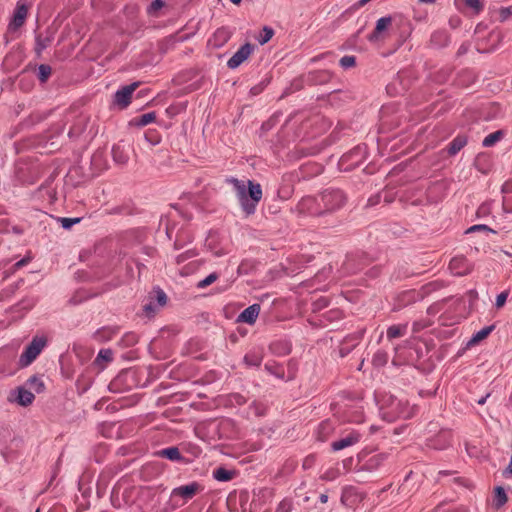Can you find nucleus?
Returning a JSON list of instances; mask_svg holds the SVG:
<instances>
[{"mask_svg": "<svg viewBox=\"0 0 512 512\" xmlns=\"http://www.w3.org/2000/svg\"><path fill=\"white\" fill-rule=\"evenodd\" d=\"M159 10H160V0H154L148 9V13L151 15L156 14Z\"/></svg>", "mask_w": 512, "mask_h": 512, "instance_id": "41", "label": "nucleus"}, {"mask_svg": "<svg viewBox=\"0 0 512 512\" xmlns=\"http://www.w3.org/2000/svg\"><path fill=\"white\" fill-rule=\"evenodd\" d=\"M259 313L260 305L253 304L241 312V314L238 316V321L247 324H254L259 316Z\"/></svg>", "mask_w": 512, "mask_h": 512, "instance_id": "11", "label": "nucleus"}, {"mask_svg": "<svg viewBox=\"0 0 512 512\" xmlns=\"http://www.w3.org/2000/svg\"><path fill=\"white\" fill-rule=\"evenodd\" d=\"M356 63V60H355V57L354 56H344L340 59V65L341 67L347 69V68H351L355 65Z\"/></svg>", "mask_w": 512, "mask_h": 512, "instance_id": "33", "label": "nucleus"}, {"mask_svg": "<svg viewBox=\"0 0 512 512\" xmlns=\"http://www.w3.org/2000/svg\"><path fill=\"white\" fill-rule=\"evenodd\" d=\"M26 388H28L33 393H41L44 390L43 381L37 376L30 377L24 384Z\"/></svg>", "mask_w": 512, "mask_h": 512, "instance_id": "15", "label": "nucleus"}, {"mask_svg": "<svg viewBox=\"0 0 512 512\" xmlns=\"http://www.w3.org/2000/svg\"><path fill=\"white\" fill-rule=\"evenodd\" d=\"M459 4H464L475 13H479L484 7V0H456Z\"/></svg>", "mask_w": 512, "mask_h": 512, "instance_id": "18", "label": "nucleus"}, {"mask_svg": "<svg viewBox=\"0 0 512 512\" xmlns=\"http://www.w3.org/2000/svg\"><path fill=\"white\" fill-rule=\"evenodd\" d=\"M382 416L389 422L397 419H408L415 413V407L410 406L409 402L405 399H398L390 397L387 405L381 408Z\"/></svg>", "mask_w": 512, "mask_h": 512, "instance_id": "3", "label": "nucleus"}, {"mask_svg": "<svg viewBox=\"0 0 512 512\" xmlns=\"http://www.w3.org/2000/svg\"><path fill=\"white\" fill-rule=\"evenodd\" d=\"M230 32L226 28H220L214 33L216 45L221 46L230 39Z\"/></svg>", "mask_w": 512, "mask_h": 512, "instance_id": "20", "label": "nucleus"}, {"mask_svg": "<svg viewBox=\"0 0 512 512\" xmlns=\"http://www.w3.org/2000/svg\"><path fill=\"white\" fill-rule=\"evenodd\" d=\"M406 328V325H393L389 327L387 330L388 339H394L403 336L406 332Z\"/></svg>", "mask_w": 512, "mask_h": 512, "instance_id": "19", "label": "nucleus"}, {"mask_svg": "<svg viewBox=\"0 0 512 512\" xmlns=\"http://www.w3.org/2000/svg\"><path fill=\"white\" fill-rule=\"evenodd\" d=\"M51 75V67L48 65H40L38 68V77L41 82H46Z\"/></svg>", "mask_w": 512, "mask_h": 512, "instance_id": "26", "label": "nucleus"}, {"mask_svg": "<svg viewBox=\"0 0 512 512\" xmlns=\"http://www.w3.org/2000/svg\"><path fill=\"white\" fill-rule=\"evenodd\" d=\"M132 373L129 371H124L120 373L111 383H110V389L114 392H119L121 389V385L127 381L129 378H132Z\"/></svg>", "mask_w": 512, "mask_h": 512, "instance_id": "14", "label": "nucleus"}, {"mask_svg": "<svg viewBox=\"0 0 512 512\" xmlns=\"http://www.w3.org/2000/svg\"><path fill=\"white\" fill-rule=\"evenodd\" d=\"M348 493L349 491L348 490H345L342 494V497H341V502L345 505H348L347 504V497H348Z\"/></svg>", "mask_w": 512, "mask_h": 512, "instance_id": "45", "label": "nucleus"}, {"mask_svg": "<svg viewBox=\"0 0 512 512\" xmlns=\"http://www.w3.org/2000/svg\"><path fill=\"white\" fill-rule=\"evenodd\" d=\"M293 504L292 501L289 499H284L281 501L278 505L277 511L278 512H290L292 510Z\"/></svg>", "mask_w": 512, "mask_h": 512, "instance_id": "35", "label": "nucleus"}, {"mask_svg": "<svg viewBox=\"0 0 512 512\" xmlns=\"http://www.w3.org/2000/svg\"><path fill=\"white\" fill-rule=\"evenodd\" d=\"M502 138V132L496 131L487 135L482 144L484 147H491Z\"/></svg>", "mask_w": 512, "mask_h": 512, "instance_id": "23", "label": "nucleus"}, {"mask_svg": "<svg viewBox=\"0 0 512 512\" xmlns=\"http://www.w3.org/2000/svg\"><path fill=\"white\" fill-rule=\"evenodd\" d=\"M492 329H493L492 326L484 327L483 329H481L480 331H478L477 333H475L472 336V338L469 341V344L470 345L477 344L480 341L484 340L491 333Z\"/></svg>", "mask_w": 512, "mask_h": 512, "instance_id": "21", "label": "nucleus"}, {"mask_svg": "<svg viewBox=\"0 0 512 512\" xmlns=\"http://www.w3.org/2000/svg\"><path fill=\"white\" fill-rule=\"evenodd\" d=\"M218 278L216 273H211L198 283V288H205L214 283Z\"/></svg>", "mask_w": 512, "mask_h": 512, "instance_id": "32", "label": "nucleus"}, {"mask_svg": "<svg viewBox=\"0 0 512 512\" xmlns=\"http://www.w3.org/2000/svg\"><path fill=\"white\" fill-rule=\"evenodd\" d=\"M145 139L152 146L158 144V142H159V138L157 136V133L155 131H152V130H149V131L146 132Z\"/></svg>", "mask_w": 512, "mask_h": 512, "instance_id": "37", "label": "nucleus"}, {"mask_svg": "<svg viewBox=\"0 0 512 512\" xmlns=\"http://www.w3.org/2000/svg\"><path fill=\"white\" fill-rule=\"evenodd\" d=\"M392 23L391 17H382L377 20L375 27V34H379L386 30Z\"/></svg>", "mask_w": 512, "mask_h": 512, "instance_id": "24", "label": "nucleus"}, {"mask_svg": "<svg viewBox=\"0 0 512 512\" xmlns=\"http://www.w3.org/2000/svg\"><path fill=\"white\" fill-rule=\"evenodd\" d=\"M254 47L250 43L242 45L228 60L227 66L230 69L239 67L252 54Z\"/></svg>", "mask_w": 512, "mask_h": 512, "instance_id": "6", "label": "nucleus"}, {"mask_svg": "<svg viewBox=\"0 0 512 512\" xmlns=\"http://www.w3.org/2000/svg\"><path fill=\"white\" fill-rule=\"evenodd\" d=\"M420 3H433L435 0H419Z\"/></svg>", "mask_w": 512, "mask_h": 512, "instance_id": "49", "label": "nucleus"}, {"mask_svg": "<svg viewBox=\"0 0 512 512\" xmlns=\"http://www.w3.org/2000/svg\"><path fill=\"white\" fill-rule=\"evenodd\" d=\"M361 438V435L356 432L352 431L349 434H347L345 437L332 442L331 447L334 451H339L342 449H345L347 447L353 446L354 444L358 443Z\"/></svg>", "mask_w": 512, "mask_h": 512, "instance_id": "9", "label": "nucleus"}, {"mask_svg": "<svg viewBox=\"0 0 512 512\" xmlns=\"http://www.w3.org/2000/svg\"><path fill=\"white\" fill-rule=\"evenodd\" d=\"M486 401V398H481L480 400H478V404H484Z\"/></svg>", "mask_w": 512, "mask_h": 512, "instance_id": "51", "label": "nucleus"}, {"mask_svg": "<svg viewBox=\"0 0 512 512\" xmlns=\"http://www.w3.org/2000/svg\"><path fill=\"white\" fill-rule=\"evenodd\" d=\"M111 360H112V352L108 349L100 350L97 355V358H96L97 362H100V361L109 362Z\"/></svg>", "mask_w": 512, "mask_h": 512, "instance_id": "34", "label": "nucleus"}, {"mask_svg": "<svg viewBox=\"0 0 512 512\" xmlns=\"http://www.w3.org/2000/svg\"><path fill=\"white\" fill-rule=\"evenodd\" d=\"M369 1H370V0H361V1H360V3H361L362 5H364V4H366L367 2H369Z\"/></svg>", "mask_w": 512, "mask_h": 512, "instance_id": "53", "label": "nucleus"}, {"mask_svg": "<svg viewBox=\"0 0 512 512\" xmlns=\"http://www.w3.org/2000/svg\"><path fill=\"white\" fill-rule=\"evenodd\" d=\"M348 157H349V155H344V156L342 157V161H345Z\"/></svg>", "mask_w": 512, "mask_h": 512, "instance_id": "54", "label": "nucleus"}, {"mask_svg": "<svg viewBox=\"0 0 512 512\" xmlns=\"http://www.w3.org/2000/svg\"><path fill=\"white\" fill-rule=\"evenodd\" d=\"M232 3L239 5L241 3V0H231Z\"/></svg>", "mask_w": 512, "mask_h": 512, "instance_id": "52", "label": "nucleus"}, {"mask_svg": "<svg viewBox=\"0 0 512 512\" xmlns=\"http://www.w3.org/2000/svg\"><path fill=\"white\" fill-rule=\"evenodd\" d=\"M45 345L46 341L43 338L35 337L20 356V365L23 367L30 365L40 354Z\"/></svg>", "mask_w": 512, "mask_h": 512, "instance_id": "5", "label": "nucleus"}, {"mask_svg": "<svg viewBox=\"0 0 512 512\" xmlns=\"http://www.w3.org/2000/svg\"><path fill=\"white\" fill-rule=\"evenodd\" d=\"M312 202H313V199L308 198V199H305V200L303 201L302 205H303V206H306V205H308V204H310V203H312Z\"/></svg>", "mask_w": 512, "mask_h": 512, "instance_id": "48", "label": "nucleus"}, {"mask_svg": "<svg viewBox=\"0 0 512 512\" xmlns=\"http://www.w3.org/2000/svg\"><path fill=\"white\" fill-rule=\"evenodd\" d=\"M467 144V139L465 136H457L453 141L450 143L448 147V153L450 155H455L458 153L465 145Z\"/></svg>", "mask_w": 512, "mask_h": 512, "instance_id": "16", "label": "nucleus"}, {"mask_svg": "<svg viewBox=\"0 0 512 512\" xmlns=\"http://www.w3.org/2000/svg\"><path fill=\"white\" fill-rule=\"evenodd\" d=\"M162 457H165L171 461H181L183 459L177 447L162 449Z\"/></svg>", "mask_w": 512, "mask_h": 512, "instance_id": "17", "label": "nucleus"}, {"mask_svg": "<svg viewBox=\"0 0 512 512\" xmlns=\"http://www.w3.org/2000/svg\"><path fill=\"white\" fill-rule=\"evenodd\" d=\"M496 499H497L499 505H503L504 503H506L507 496L502 487L496 488Z\"/></svg>", "mask_w": 512, "mask_h": 512, "instance_id": "38", "label": "nucleus"}, {"mask_svg": "<svg viewBox=\"0 0 512 512\" xmlns=\"http://www.w3.org/2000/svg\"><path fill=\"white\" fill-rule=\"evenodd\" d=\"M273 34H274V32H273V30L271 28L264 27L263 28V33L258 38V42L261 45L267 43L272 38Z\"/></svg>", "mask_w": 512, "mask_h": 512, "instance_id": "30", "label": "nucleus"}, {"mask_svg": "<svg viewBox=\"0 0 512 512\" xmlns=\"http://www.w3.org/2000/svg\"><path fill=\"white\" fill-rule=\"evenodd\" d=\"M202 490L200 484L192 482L188 485L180 486L172 491V498L180 497L185 503L187 500L193 498L198 492Z\"/></svg>", "mask_w": 512, "mask_h": 512, "instance_id": "7", "label": "nucleus"}, {"mask_svg": "<svg viewBox=\"0 0 512 512\" xmlns=\"http://www.w3.org/2000/svg\"><path fill=\"white\" fill-rule=\"evenodd\" d=\"M28 6L23 0H19L7 27V33L14 34L21 28L28 16Z\"/></svg>", "mask_w": 512, "mask_h": 512, "instance_id": "4", "label": "nucleus"}, {"mask_svg": "<svg viewBox=\"0 0 512 512\" xmlns=\"http://www.w3.org/2000/svg\"><path fill=\"white\" fill-rule=\"evenodd\" d=\"M29 261H30V258H23V259H21L20 261H18V262L15 264V266H16L17 268L23 267V266L27 265V264L29 263Z\"/></svg>", "mask_w": 512, "mask_h": 512, "instance_id": "44", "label": "nucleus"}, {"mask_svg": "<svg viewBox=\"0 0 512 512\" xmlns=\"http://www.w3.org/2000/svg\"><path fill=\"white\" fill-rule=\"evenodd\" d=\"M442 438L444 440L443 443H435L434 444V447L436 449H444L447 446H449V444H450V433L442 432L441 434L438 435V439H442Z\"/></svg>", "mask_w": 512, "mask_h": 512, "instance_id": "28", "label": "nucleus"}, {"mask_svg": "<svg viewBox=\"0 0 512 512\" xmlns=\"http://www.w3.org/2000/svg\"><path fill=\"white\" fill-rule=\"evenodd\" d=\"M479 230H488V227L486 225H482V224L474 225V226H471L466 232L471 233V232L479 231Z\"/></svg>", "mask_w": 512, "mask_h": 512, "instance_id": "43", "label": "nucleus"}, {"mask_svg": "<svg viewBox=\"0 0 512 512\" xmlns=\"http://www.w3.org/2000/svg\"><path fill=\"white\" fill-rule=\"evenodd\" d=\"M512 15V7H504L499 11V18L501 22L506 21Z\"/></svg>", "mask_w": 512, "mask_h": 512, "instance_id": "39", "label": "nucleus"}, {"mask_svg": "<svg viewBox=\"0 0 512 512\" xmlns=\"http://www.w3.org/2000/svg\"><path fill=\"white\" fill-rule=\"evenodd\" d=\"M59 221L64 229H70L74 224L80 221L79 218H60Z\"/></svg>", "mask_w": 512, "mask_h": 512, "instance_id": "36", "label": "nucleus"}, {"mask_svg": "<svg viewBox=\"0 0 512 512\" xmlns=\"http://www.w3.org/2000/svg\"><path fill=\"white\" fill-rule=\"evenodd\" d=\"M334 478H335V475H334V474H332V473H328V472H327V473H325V474L323 475V479H325V480H333Z\"/></svg>", "mask_w": 512, "mask_h": 512, "instance_id": "46", "label": "nucleus"}, {"mask_svg": "<svg viewBox=\"0 0 512 512\" xmlns=\"http://www.w3.org/2000/svg\"><path fill=\"white\" fill-rule=\"evenodd\" d=\"M437 441H439L440 443H443L444 440H443V438L442 439L437 438Z\"/></svg>", "mask_w": 512, "mask_h": 512, "instance_id": "56", "label": "nucleus"}, {"mask_svg": "<svg viewBox=\"0 0 512 512\" xmlns=\"http://www.w3.org/2000/svg\"><path fill=\"white\" fill-rule=\"evenodd\" d=\"M131 337V342H134L135 341V336H130Z\"/></svg>", "mask_w": 512, "mask_h": 512, "instance_id": "55", "label": "nucleus"}, {"mask_svg": "<svg viewBox=\"0 0 512 512\" xmlns=\"http://www.w3.org/2000/svg\"><path fill=\"white\" fill-rule=\"evenodd\" d=\"M320 501H321L322 503H326V502L328 501V495H326V494H321V495H320Z\"/></svg>", "mask_w": 512, "mask_h": 512, "instance_id": "47", "label": "nucleus"}, {"mask_svg": "<svg viewBox=\"0 0 512 512\" xmlns=\"http://www.w3.org/2000/svg\"><path fill=\"white\" fill-rule=\"evenodd\" d=\"M34 393L30 391L25 386L19 387L17 389V396L15 400L21 405V406H28L32 404L34 401Z\"/></svg>", "mask_w": 512, "mask_h": 512, "instance_id": "13", "label": "nucleus"}, {"mask_svg": "<svg viewBox=\"0 0 512 512\" xmlns=\"http://www.w3.org/2000/svg\"><path fill=\"white\" fill-rule=\"evenodd\" d=\"M161 299H162V305H163L166 301V295L163 292H162Z\"/></svg>", "mask_w": 512, "mask_h": 512, "instance_id": "50", "label": "nucleus"}, {"mask_svg": "<svg viewBox=\"0 0 512 512\" xmlns=\"http://www.w3.org/2000/svg\"><path fill=\"white\" fill-rule=\"evenodd\" d=\"M244 360L249 366H259L262 362V356L260 353L251 352L245 356Z\"/></svg>", "mask_w": 512, "mask_h": 512, "instance_id": "25", "label": "nucleus"}, {"mask_svg": "<svg viewBox=\"0 0 512 512\" xmlns=\"http://www.w3.org/2000/svg\"><path fill=\"white\" fill-rule=\"evenodd\" d=\"M160 304V291L156 290L153 293L152 299L143 305L142 316L151 319L156 315V310Z\"/></svg>", "mask_w": 512, "mask_h": 512, "instance_id": "10", "label": "nucleus"}, {"mask_svg": "<svg viewBox=\"0 0 512 512\" xmlns=\"http://www.w3.org/2000/svg\"><path fill=\"white\" fill-rule=\"evenodd\" d=\"M114 160L119 164L127 162L128 157L122 153L119 147H114L112 150Z\"/></svg>", "mask_w": 512, "mask_h": 512, "instance_id": "29", "label": "nucleus"}, {"mask_svg": "<svg viewBox=\"0 0 512 512\" xmlns=\"http://www.w3.org/2000/svg\"><path fill=\"white\" fill-rule=\"evenodd\" d=\"M346 203L345 194L339 189H327L318 199V208L311 209L313 215H322L340 209Z\"/></svg>", "mask_w": 512, "mask_h": 512, "instance_id": "2", "label": "nucleus"}, {"mask_svg": "<svg viewBox=\"0 0 512 512\" xmlns=\"http://www.w3.org/2000/svg\"><path fill=\"white\" fill-rule=\"evenodd\" d=\"M50 44V39L48 37L42 38L41 36H38L36 38V47L35 50L38 54H40L45 48L48 47Z\"/></svg>", "mask_w": 512, "mask_h": 512, "instance_id": "27", "label": "nucleus"}, {"mask_svg": "<svg viewBox=\"0 0 512 512\" xmlns=\"http://www.w3.org/2000/svg\"><path fill=\"white\" fill-rule=\"evenodd\" d=\"M230 183L233 184L236 192L238 201L247 214L254 213L256 205L262 198V189L260 184H255L252 181H248L247 184L244 181L238 179H231Z\"/></svg>", "mask_w": 512, "mask_h": 512, "instance_id": "1", "label": "nucleus"}, {"mask_svg": "<svg viewBox=\"0 0 512 512\" xmlns=\"http://www.w3.org/2000/svg\"><path fill=\"white\" fill-rule=\"evenodd\" d=\"M507 297H508L507 292L500 293L496 298V303H495L496 307L501 308L502 306H504V304L507 300Z\"/></svg>", "mask_w": 512, "mask_h": 512, "instance_id": "40", "label": "nucleus"}, {"mask_svg": "<svg viewBox=\"0 0 512 512\" xmlns=\"http://www.w3.org/2000/svg\"><path fill=\"white\" fill-rule=\"evenodd\" d=\"M373 361L375 363H378L379 365H383L386 363L387 359H386V354L384 353H377L375 356H374V359Z\"/></svg>", "mask_w": 512, "mask_h": 512, "instance_id": "42", "label": "nucleus"}, {"mask_svg": "<svg viewBox=\"0 0 512 512\" xmlns=\"http://www.w3.org/2000/svg\"><path fill=\"white\" fill-rule=\"evenodd\" d=\"M155 119H156V113L155 112L145 113V114L140 116V118L138 120V124L142 125V126H145V125L153 122Z\"/></svg>", "mask_w": 512, "mask_h": 512, "instance_id": "31", "label": "nucleus"}, {"mask_svg": "<svg viewBox=\"0 0 512 512\" xmlns=\"http://www.w3.org/2000/svg\"><path fill=\"white\" fill-rule=\"evenodd\" d=\"M213 475L216 480L225 482L230 481L233 478L234 473L225 468H218L214 471Z\"/></svg>", "mask_w": 512, "mask_h": 512, "instance_id": "22", "label": "nucleus"}, {"mask_svg": "<svg viewBox=\"0 0 512 512\" xmlns=\"http://www.w3.org/2000/svg\"><path fill=\"white\" fill-rule=\"evenodd\" d=\"M137 86H138L137 83H133V84L124 86L123 88L118 90L114 96V103L116 105H118L120 108L127 107L128 104L130 103L131 96H132L133 92L135 91V89L137 88Z\"/></svg>", "mask_w": 512, "mask_h": 512, "instance_id": "8", "label": "nucleus"}, {"mask_svg": "<svg viewBox=\"0 0 512 512\" xmlns=\"http://www.w3.org/2000/svg\"><path fill=\"white\" fill-rule=\"evenodd\" d=\"M449 268L455 275H465L470 271V266L464 257L453 258L450 261Z\"/></svg>", "mask_w": 512, "mask_h": 512, "instance_id": "12", "label": "nucleus"}]
</instances>
